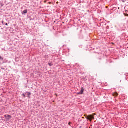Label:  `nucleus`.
<instances>
[{
	"instance_id": "f257e3e1",
	"label": "nucleus",
	"mask_w": 128,
	"mask_h": 128,
	"mask_svg": "<svg viewBox=\"0 0 128 128\" xmlns=\"http://www.w3.org/2000/svg\"><path fill=\"white\" fill-rule=\"evenodd\" d=\"M87 120L92 122V120H94V117L92 115H88L87 117Z\"/></svg>"
},
{
	"instance_id": "f03ea898",
	"label": "nucleus",
	"mask_w": 128,
	"mask_h": 128,
	"mask_svg": "<svg viewBox=\"0 0 128 128\" xmlns=\"http://www.w3.org/2000/svg\"><path fill=\"white\" fill-rule=\"evenodd\" d=\"M84 88H82V90H80V92H78L77 94L80 95V94H84Z\"/></svg>"
},
{
	"instance_id": "7ed1b4c3",
	"label": "nucleus",
	"mask_w": 128,
	"mask_h": 128,
	"mask_svg": "<svg viewBox=\"0 0 128 128\" xmlns=\"http://www.w3.org/2000/svg\"><path fill=\"white\" fill-rule=\"evenodd\" d=\"M25 94L26 96H28L29 98H30V96L32 94L30 92H26Z\"/></svg>"
},
{
	"instance_id": "20e7f679",
	"label": "nucleus",
	"mask_w": 128,
	"mask_h": 128,
	"mask_svg": "<svg viewBox=\"0 0 128 128\" xmlns=\"http://www.w3.org/2000/svg\"><path fill=\"white\" fill-rule=\"evenodd\" d=\"M12 116L10 115H7V120H11Z\"/></svg>"
},
{
	"instance_id": "39448f33",
	"label": "nucleus",
	"mask_w": 128,
	"mask_h": 128,
	"mask_svg": "<svg viewBox=\"0 0 128 128\" xmlns=\"http://www.w3.org/2000/svg\"><path fill=\"white\" fill-rule=\"evenodd\" d=\"M28 14V10H26L22 12V14Z\"/></svg>"
},
{
	"instance_id": "423d86ee",
	"label": "nucleus",
	"mask_w": 128,
	"mask_h": 128,
	"mask_svg": "<svg viewBox=\"0 0 128 128\" xmlns=\"http://www.w3.org/2000/svg\"><path fill=\"white\" fill-rule=\"evenodd\" d=\"M113 96H118V94L116 92H114L112 94Z\"/></svg>"
},
{
	"instance_id": "0eeeda50",
	"label": "nucleus",
	"mask_w": 128,
	"mask_h": 128,
	"mask_svg": "<svg viewBox=\"0 0 128 128\" xmlns=\"http://www.w3.org/2000/svg\"><path fill=\"white\" fill-rule=\"evenodd\" d=\"M22 96H23V98H25L26 96V94H22Z\"/></svg>"
},
{
	"instance_id": "6e6552de",
	"label": "nucleus",
	"mask_w": 128,
	"mask_h": 128,
	"mask_svg": "<svg viewBox=\"0 0 128 128\" xmlns=\"http://www.w3.org/2000/svg\"><path fill=\"white\" fill-rule=\"evenodd\" d=\"M0 5L2 7L4 6V4L2 3L0 4Z\"/></svg>"
},
{
	"instance_id": "1a4fd4ad",
	"label": "nucleus",
	"mask_w": 128,
	"mask_h": 128,
	"mask_svg": "<svg viewBox=\"0 0 128 128\" xmlns=\"http://www.w3.org/2000/svg\"><path fill=\"white\" fill-rule=\"evenodd\" d=\"M48 66H52V64L50 63L48 64Z\"/></svg>"
},
{
	"instance_id": "9d476101",
	"label": "nucleus",
	"mask_w": 128,
	"mask_h": 128,
	"mask_svg": "<svg viewBox=\"0 0 128 128\" xmlns=\"http://www.w3.org/2000/svg\"><path fill=\"white\" fill-rule=\"evenodd\" d=\"M122 2H126V0H121Z\"/></svg>"
},
{
	"instance_id": "9b49d317",
	"label": "nucleus",
	"mask_w": 128,
	"mask_h": 128,
	"mask_svg": "<svg viewBox=\"0 0 128 128\" xmlns=\"http://www.w3.org/2000/svg\"><path fill=\"white\" fill-rule=\"evenodd\" d=\"M0 60H4V58H2V56H0Z\"/></svg>"
},
{
	"instance_id": "f8f14e48",
	"label": "nucleus",
	"mask_w": 128,
	"mask_h": 128,
	"mask_svg": "<svg viewBox=\"0 0 128 128\" xmlns=\"http://www.w3.org/2000/svg\"><path fill=\"white\" fill-rule=\"evenodd\" d=\"M4 118L8 120V116L6 115H4Z\"/></svg>"
},
{
	"instance_id": "ddd939ff",
	"label": "nucleus",
	"mask_w": 128,
	"mask_h": 128,
	"mask_svg": "<svg viewBox=\"0 0 128 128\" xmlns=\"http://www.w3.org/2000/svg\"><path fill=\"white\" fill-rule=\"evenodd\" d=\"M5 26H8V23H6V24H5Z\"/></svg>"
},
{
	"instance_id": "4468645a",
	"label": "nucleus",
	"mask_w": 128,
	"mask_h": 128,
	"mask_svg": "<svg viewBox=\"0 0 128 128\" xmlns=\"http://www.w3.org/2000/svg\"><path fill=\"white\" fill-rule=\"evenodd\" d=\"M71 124L70 122H69L68 124Z\"/></svg>"
},
{
	"instance_id": "2eb2a0df",
	"label": "nucleus",
	"mask_w": 128,
	"mask_h": 128,
	"mask_svg": "<svg viewBox=\"0 0 128 128\" xmlns=\"http://www.w3.org/2000/svg\"><path fill=\"white\" fill-rule=\"evenodd\" d=\"M94 114V116H96V114Z\"/></svg>"
}]
</instances>
